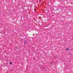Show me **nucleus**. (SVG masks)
Segmentation results:
<instances>
[{
  "label": "nucleus",
  "instance_id": "1",
  "mask_svg": "<svg viewBox=\"0 0 73 73\" xmlns=\"http://www.w3.org/2000/svg\"><path fill=\"white\" fill-rule=\"evenodd\" d=\"M66 50H69V48H67L66 49Z\"/></svg>",
  "mask_w": 73,
  "mask_h": 73
},
{
  "label": "nucleus",
  "instance_id": "2",
  "mask_svg": "<svg viewBox=\"0 0 73 73\" xmlns=\"http://www.w3.org/2000/svg\"><path fill=\"white\" fill-rule=\"evenodd\" d=\"M12 64V62H11L10 63V64Z\"/></svg>",
  "mask_w": 73,
  "mask_h": 73
}]
</instances>
